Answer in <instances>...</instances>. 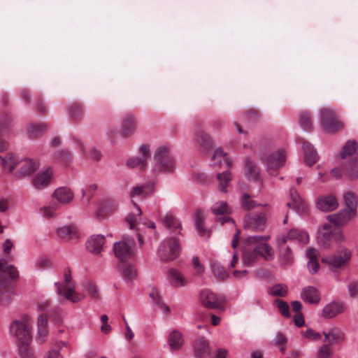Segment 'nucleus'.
<instances>
[{"label": "nucleus", "instance_id": "obj_10", "mask_svg": "<svg viewBox=\"0 0 358 358\" xmlns=\"http://www.w3.org/2000/svg\"><path fill=\"white\" fill-rule=\"evenodd\" d=\"M154 159L160 171L171 173L175 169V159L170 148L166 145L159 146L155 151Z\"/></svg>", "mask_w": 358, "mask_h": 358}, {"label": "nucleus", "instance_id": "obj_57", "mask_svg": "<svg viewBox=\"0 0 358 358\" xmlns=\"http://www.w3.org/2000/svg\"><path fill=\"white\" fill-rule=\"evenodd\" d=\"M241 205L243 208L246 210H249L255 206V201L251 199L250 196L248 194H244L241 199Z\"/></svg>", "mask_w": 358, "mask_h": 358}, {"label": "nucleus", "instance_id": "obj_11", "mask_svg": "<svg viewBox=\"0 0 358 358\" xmlns=\"http://www.w3.org/2000/svg\"><path fill=\"white\" fill-rule=\"evenodd\" d=\"M180 245L178 237L173 236L164 241L158 251V256L163 262L171 261L179 255Z\"/></svg>", "mask_w": 358, "mask_h": 358}, {"label": "nucleus", "instance_id": "obj_5", "mask_svg": "<svg viewBox=\"0 0 358 358\" xmlns=\"http://www.w3.org/2000/svg\"><path fill=\"white\" fill-rule=\"evenodd\" d=\"M64 285L59 282L55 283L57 295L74 303L83 300L85 299V294H80L76 290V285L72 280L71 272L69 268L64 269Z\"/></svg>", "mask_w": 358, "mask_h": 358}, {"label": "nucleus", "instance_id": "obj_47", "mask_svg": "<svg viewBox=\"0 0 358 358\" xmlns=\"http://www.w3.org/2000/svg\"><path fill=\"white\" fill-rule=\"evenodd\" d=\"M217 178L219 181V189L222 192H227V187L231 180V174L229 171L217 173Z\"/></svg>", "mask_w": 358, "mask_h": 358}, {"label": "nucleus", "instance_id": "obj_52", "mask_svg": "<svg viewBox=\"0 0 358 358\" xmlns=\"http://www.w3.org/2000/svg\"><path fill=\"white\" fill-rule=\"evenodd\" d=\"M287 287L282 284H276L269 289V294L274 296L284 297L287 295Z\"/></svg>", "mask_w": 358, "mask_h": 358}, {"label": "nucleus", "instance_id": "obj_42", "mask_svg": "<svg viewBox=\"0 0 358 358\" xmlns=\"http://www.w3.org/2000/svg\"><path fill=\"white\" fill-rule=\"evenodd\" d=\"M287 238H289V240H296L302 243H307L309 240L308 234L298 229H290L287 233Z\"/></svg>", "mask_w": 358, "mask_h": 358}, {"label": "nucleus", "instance_id": "obj_13", "mask_svg": "<svg viewBox=\"0 0 358 358\" xmlns=\"http://www.w3.org/2000/svg\"><path fill=\"white\" fill-rule=\"evenodd\" d=\"M332 240L339 243L344 240V238L341 233L333 234L330 224H325L322 229L318 231L317 242L324 248H329Z\"/></svg>", "mask_w": 358, "mask_h": 358}, {"label": "nucleus", "instance_id": "obj_58", "mask_svg": "<svg viewBox=\"0 0 358 358\" xmlns=\"http://www.w3.org/2000/svg\"><path fill=\"white\" fill-rule=\"evenodd\" d=\"M293 256L289 248H286L280 254V261L283 264H289L292 262Z\"/></svg>", "mask_w": 358, "mask_h": 358}, {"label": "nucleus", "instance_id": "obj_32", "mask_svg": "<svg viewBox=\"0 0 358 358\" xmlns=\"http://www.w3.org/2000/svg\"><path fill=\"white\" fill-rule=\"evenodd\" d=\"M344 310L345 308L343 303L332 302L324 307L322 314L325 317L331 318L343 313Z\"/></svg>", "mask_w": 358, "mask_h": 358}, {"label": "nucleus", "instance_id": "obj_55", "mask_svg": "<svg viewBox=\"0 0 358 358\" xmlns=\"http://www.w3.org/2000/svg\"><path fill=\"white\" fill-rule=\"evenodd\" d=\"M275 303L278 306V310L282 316L285 317H290L289 306L287 302L277 299L275 300Z\"/></svg>", "mask_w": 358, "mask_h": 358}, {"label": "nucleus", "instance_id": "obj_48", "mask_svg": "<svg viewBox=\"0 0 358 358\" xmlns=\"http://www.w3.org/2000/svg\"><path fill=\"white\" fill-rule=\"evenodd\" d=\"M60 208L58 202L52 200L49 205L41 208V213L46 218H50L55 216V211Z\"/></svg>", "mask_w": 358, "mask_h": 358}, {"label": "nucleus", "instance_id": "obj_15", "mask_svg": "<svg viewBox=\"0 0 358 358\" xmlns=\"http://www.w3.org/2000/svg\"><path fill=\"white\" fill-rule=\"evenodd\" d=\"M38 167L39 164L36 160L31 159L20 160L18 169L15 172V176L18 179L30 176L38 169Z\"/></svg>", "mask_w": 358, "mask_h": 358}, {"label": "nucleus", "instance_id": "obj_46", "mask_svg": "<svg viewBox=\"0 0 358 358\" xmlns=\"http://www.w3.org/2000/svg\"><path fill=\"white\" fill-rule=\"evenodd\" d=\"M45 124H33L28 128V136L31 138H36L42 135L46 131Z\"/></svg>", "mask_w": 358, "mask_h": 358}, {"label": "nucleus", "instance_id": "obj_18", "mask_svg": "<svg viewBox=\"0 0 358 358\" xmlns=\"http://www.w3.org/2000/svg\"><path fill=\"white\" fill-rule=\"evenodd\" d=\"M285 156V151L280 149L268 157L267 166L270 174H273V172L284 165Z\"/></svg>", "mask_w": 358, "mask_h": 358}, {"label": "nucleus", "instance_id": "obj_9", "mask_svg": "<svg viewBox=\"0 0 358 358\" xmlns=\"http://www.w3.org/2000/svg\"><path fill=\"white\" fill-rule=\"evenodd\" d=\"M351 257V251L344 245H341L333 255L323 257L322 262L329 264L336 271L337 269H344L350 262Z\"/></svg>", "mask_w": 358, "mask_h": 358}, {"label": "nucleus", "instance_id": "obj_1", "mask_svg": "<svg viewBox=\"0 0 358 358\" xmlns=\"http://www.w3.org/2000/svg\"><path fill=\"white\" fill-rule=\"evenodd\" d=\"M270 236H257L248 237L243 245V261L248 266H251L259 257L271 260L274 257L271 247L266 243Z\"/></svg>", "mask_w": 358, "mask_h": 358}, {"label": "nucleus", "instance_id": "obj_62", "mask_svg": "<svg viewBox=\"0 0 358 358\" xmlns=\"http://www.w3.org/2000/svg\"><path fill=\"white\" fill-rule=\"evenodd\" d=\"M331 354V350L329 347V344L323 345L319 350L318 358H328Z\"/></svg>", "mask_w": 358, "mask_h": 358}, {"label": "nucleus", "instance_id": "obj_37", "mask_svg": "<svg viewBox=\"0 0 358 358\" xmlns=\"http://www.w3.org/2000/svg\"><path fill=\"white\" fill-rule=\"evenodd\" d=\"M307 257L309 259L308 263V268L309 271L313 274L316 273L320 268V265L317 261V250L313 248H309L306 252Z\"/></svg>", "mask_w": 358, "mask_h": 358}, {"label": "nucleus", "instance_id": "obj_64", "mask_svg": "<svg viewBox=\"0 0 358 358\" xmlns=\"http://www.w3.org/2000/svg\"><path fill=\"white\" fill-rule=\"evenodd\" d=\"M228 351L224 348H217L210 358H227Z\"/></svg>", "mask_w": 358, "mask_h": 358}, {"label": "nucleus", "instance_id": "obj_59", "mask_svg": "<svg viewBox=\"0 0 358 358\" xmlns=\"http://www.w3.org/2000/svg\"><path fill=\"white\" fill-rule=\"evenodd\" d=\"M56 157L59 159L61 162L67 164L71 162L72 156L69 150H62L57 152Z\"/></svg>", "mask_w": 358, "mask_h": 358}, {"label": "nucleus", "instance_id": "obj_50", "mask_svg": "<svg viewBox=\"0 0 358 358\" xmlns=\"http://www.w3.org/2000/svg\"><path fill=\"white\" fill-rule=\"evenodd\" d=\"M211 268L214 275L219 280H224L228 277V273L220 263L217 262H212Z\"/></svg>", "mask_w": 358, "mask_h": 358}, {"label": "nucleus", "instance_id": "obj_61", "mask_svg": "<svg viewBox=\"0 0 358 358\" xmlns=\"http://www.w3.org/2000/svg\"><path fill=\"white\" fill-rule=\"evenodd\" d=\"M36 266L38 269L48 268L51 267V262L47 257H41L36 262Z\"/></svg>", "mask_w": 358, "mask_h": 358}, {"label": "nucleus", "instance_id": "obj_19", "mask_svg": "<svg viewBox=\"0 0 358 358\" xmlns=\"http://www.w3.org/2000/svg\"><path fill=\"white\" fill-rule=\"evenodd\" d=\"M212 212L217 215H222L217 218V222L223 224L225 222H233L232 219L229 217L231 213V209L225 201H218L212 206Z\"/></svg>", "mask_w": 358, "mask_h": 358}, {"label": "nucleus", "instance_id": "obj_56", "mask_svg": "<svg viewBox=\"0 0 358 358\" xmlns=\"http://www.w3.org/2000/svg\"><path fill=\"white\" fill-rule=\"evenodd\" d=\"M65 345L63 341H57L55 343L52 349L44 357V358H62L59 350Z\"/></svg>", "mask_w": 358, "mask_h": 358}, {"label": "nucleus", "instance_id": "obj_27", "mask_svg": "<svg viewBox=\"0 0 358 358\" xmlns=\"http://www.w3.org/2000/svg\"><path fill=\"white\" fill-rule=\"evenodd\" d=\"M57 235L62 239L69 241L78 238V228L74 225H67L57 229Z\"/></svg>", "mask_w": 358, "mask_h": 358}, {"label": "nucleus", "instance_id": "obj_43", "mask_svg": "<svg viewBox=\"0 0 358 358\" xmlns=\"http://www.w3.org/2000/svg\"><path fill=\"white\" fill-rule=\"evenodd\" d=\"M120 269L122 271L123 278L127 282H131L137 276L136 269L133 265L123 264Z\"/></svg>", "mask_w": 358, "mask_h": 358}, {"label": "nucleus", "instance_id": "obj_3", "mask_svg": "<svg viewBox=\"0 0 358 358\" xmlns=\"http://www.w3.org/2000/svg\"><path fill=\"white\" fill-rule=\"evenodd\" d=\"M18 278L16 268L8 264L5 259H0V303H7L13 294V280Z\"/></svg>", "mask_w": 358, "mask_h": 358}, {"label": "nucleus", "instance_id": "obj_23", "mask_svg": "<svg viewBox=\"0 0 358 358\" xmlns=\"http://www.w3.org/2000/svg\"><path fill=\"white\" fill-rule=\"evenodd\" d=\"M290 197L292 201L287 203V206L299 214L305 213L306 212V206L294 188L290 189Z\"/></svg>", "mask_w": 358, "mask_h": 358}, {"label": "nucleus", "instance_id": "obj_54", "mask_svg": "<svg viewBox=\"0 0 358 358\" xmlns=\"http://www.w3.org/2000/svg\"><path fill=\"white\" fill-rule=\"evenodd\" d=\"M150 298L152 299L153 301L156 305H157L160 308H162L165 313L169 312V308L168 306L165 305V303L162 301V298L157 290L153 289L150 293Z\"/></svg>", "mask_w": 358, "mask_h": 358}, {"label": "nucleus", "instance_id": "obj_24", "mask_svg": "<svg viewBox=\"0 0 358 358\" xmlns=\"http://www.w3.org/2000/svg\"><path fill=\"white\" fill-rule=\"evenodd\" d=\"M299 141L302 144V148L304 151L305 163L308 166H311L317 160V152L310 143L305 141L304 139H300Z\"/></svg>", "mask_w": 358, "mask_h": 358}, {"label": "nucleus", "instance_id": "obj_39", "mask_svg": "<svg viewBox=\"0 0 358 358\" xmlns=\"http://www.w3.org/2000/svg\"><path fill=\"white\" fill-rule=\"evenodd\" d=\"M343 199L345 206L348 208L346 210L349 213L355 215L357 206V199L356 195L351 192H348L344 194Z\"/></svg>", "mask_w": 358, "mask_h": 358}, {"label": "nucleus", "instance_id": "obj_44", "mask_svg": "<svg viewBox=\"0 0 358 358\" xmlns=\"http://www.w3.org/2000/svg\"><path fill=\"white\" fill-rule=\"evenodd\" d=\"M169 275L172 285L176 287H182L187 284V280L183 277L182 273L176 269L171 268L169 270Z\"/></svg>", "mask_w": 358, "mask_h": 358}, {"label": "nucleus", "instance_id": "obj_38", "mask_svg": "<svg viewBox=\"0 0 358 358\" xmlns=\"http://www.w3.org/2000/svg\"><path fill=\"white\" fill-rule=\"evenodd\" d=\"M48 318L47 317L41 314L38 319V339L41 343L45 341V338L48 334Z\"/></svg>", "mask_w": 358, "mask_h": 358}, {"label": "nucleus", "instance_id": "obj_40", "mask_svg": "<svg viewBox=\"0 0 358 358\" xmlns=\"http://www.w3.org/2000/svg\"><path fill=\"white\" fill-rule=\"evenodd\" d=\"M299 121L303 130L309 131L312 129L313 119L310 111L302 110L299 114Z\"/></svg>", "mask_w": 358, "mask_h": 358}, {"label": "nucleus", "instance_id": "obj_16", "mask_svg": "<svg viewBox=\"0 0 358 358\" xmlns=\"http://www.w3.org/2000/svg\"><path fill=\"white\" fill-rule=\"evenodd\" d=\"M138 122L135 115L126 114L121 122L120 134L124 138H129L134 134L137 129Z\"/></svg>", "mask_w": 358, "mask_h": 358}, {"label": "nucleus", "instance_id": "obj_7", "mask_svg": "<svg viewBox=\"0 0 358 358\" xmlns=\"http://www.w3.org/2000/svg\"><path fill=\"white\" fill-rule=\"evenodd\" d=\"M320 115L321 127L326 133L334 134L343 128V124L334 109L329 107L322 108Z\"/></svg>", "mask_w": 358, "mask_h": 358}, {"label": "nucleus", "instance_id": "obj_17", "mask_svg": "<svg viewBox=\"0 0 358 358\" xmlns=\"http://www.w3.org/2000/svg\"><path fill=\"white\" fill-rule=\"evenodd\" d=\"M141 156L130 158L127 162V165L130 168H138L144 170L147 166V160L150 157V147L143 145L140 148Z\"/></svg>", "mask_w": 358, "mask_h": 358}, {"label": "nucleus", "instance_id": "obj_49", "mask_svg": "<svg viewBox=\"0 0 358 358\" xmlns=\"http://www.w3.org/2000/svg\"><path fill=\"white\" fill-rule=\"evenodd\" d=\"M245 169L249 178L253 180L258 179L259 175V168L250 159H247L245 161Z\"/></svg>", "mask_w": 358, "mask_h": 358}, {"label": "nucleus", "instance_id": "obj_4", "mask_svg": "<svg viewBox=\"0 0 358 358\" xmlns=\"http://www.w3.org/2000/svg\"><path fill=\"white\" fill-rule=\"evenodd\" d=\"M154 182H149L143 185L134 187L131 191L130 196L134 205V210L126 217L127 222L129 224L131 229H134L139 223L141 219V210L135 203L134 199H143L147 197L154 189Z\"/></svg>", "mask_w": 358, "mask_h": 358}, {"label": "nucleus", "instance_id": "obj_12", "mask_svg": "<svg viewBox=\"0 0 358 358\" xmlns=\"http://www.w3.org/2000/svg\"><path fill=\"white\" fill-rule=\"evenodd\" d=\"M199 301L206 308L223 310L225 299L222 295H217L210 289H203L199 294Z\"/></svg>", "mask_w": 358, "mask_h": 358}, {"label": "nucleus", "instance_id": "obj_60", "mask_svg": "<svg viewBox=\"0 0 358 358\" xmlns=\"http://www.w3.org/2000/svg\"><path fill=\"white\" fill-rule=\"evenodd\" d=\"M96 189L97 185L96 184H90L85 189H83V197H87V202L93 196V193L96 190Z\"/></svg>", "mask_w": 358, "mask_h": 358}, {"label": "nucleus", "instance_id": "obj_33", "mask_svg": "<svg viewBox=\"0 0 358 358\" xmlns=\"http://www.w3.org/2000/svg\"><path fill=\"white\" fill-rule=\"evenodd\" d=\"M301 298L309 303H317L320 300V295L315 287L308 286L303 289Z\"/></svg>", "mask_w": 358, "mask_h": 358}, {"label": "nucleus", "instance_id": "obj_30", "mask_svg": "<svg viewBox=\"0 0 358 358\" xmlns=\"http://www.w3.org/2000/svg\"><path fill=\"white\" fill-rule=\"evenodd\" d=\"M165 227L173 232L180 231L182 229L180 222L171 213H166L161 217Z\"/></svg>", "mask_w": 358, "mask_h": 358}, {"label": "nucleus", "instance_id": "obj_51", "mask_svg": "<svg viewBox=\"0 0 358 358\" xmlns=\"http://www.w3.org/2000/svg\"><path fill=\"white\" fill-rule=\"evenodd\" d=\"M83 292L84 294H87L93 299L97 300L99 299L98 289L92 282H87L83 285Z\"/></svg>", "mask_w": 358, "mask_h": 358}, {"label": "nucleus", "instance_id": "obj_53", "mask_svg": "<svg viewBox=\"0 0 358 358\" xmlns=\"http://www.w3.org/2000/svg\"><path fill=\"white\" fill-rule=\"evenodd\" d=\"M204 217L203 212L200 210L196 212V227L201 236L207 234L208 231L203 227Z\"/></svg>", "mask_w": 358, "mask_h": 358}, {"label": "nucleus", "instance_id": "obj_2", "mask_svg": "<svg viewBox=\"0 0 358 358\" xmlns=\"http://www.w3.org/2000/svg\"><path fill=\"white\" fill-rule=\"evenodd\" d=\"M30 328L31 322L29 317L26 315L20 320L13 321L10 324V333L17 340L20 358H35L29 348L31 340Z\"/></svg>", "mask_w": 358, "mask_h": 358}, {"label": "nucleus", "instance_id": "obj_63", "mask_svg": "<svg viewBox=\"0 0 358 358\" xmlns=\"http://www.w3.org/2000/svg\"><path fill=\"white\" fill-rule=\"evenodd\" d=\"M303 335L306 338L313 341L319 340L321 338L320 334L315 332L312 329H307Z\"/></svg>", "mask_w": 358, "mask_h": 358}, {"label": "nucleus", "instance_id": "obj_41", "mask_svg": "<svg viewBox=\"0 0 358 358\" xmlns=\"http://www.w3.org/2000/svg\"><path fill=\"white\" fill-rule=\"evenodd\" d=\"M325 337L324 341L329 345L338 343L343 340V336L342 332L337 328L331 329L329 332H324Z\"/></svg>", "mask_w": 358, "mask_h": 358}, {"label": "nucleus", "instance_id": "obj_36", "mask_svg": "<svg viewBox=\"0 0 358 358\" xmlns=\"http://www.w3.org/2000/svg\"><path fill=\"white\" fill-rule=\"evenodd\" d=\"M1 164L3 169L12 172L15 167L18 165L20 160L12 152H8L4 156H0Z\"/></svg>", "mask_w": 358, "mask_h": 358}, {"label": "nucleus", "instance_id": "obj_20", "mask_svg": "<svg viewBox=\"0 0 358 358\" xmlns=\"http://www.w3.org/2000/svg\"><path fill=\"white\" fill-rule=\"evenodd\" d=\"M194 355L196 358H206L210 355V343L204 337L196 338L193 343Z\"/></svg>", "mask_w": 358, "mask_h": 358}, {"label": "nucleus", "instance_id": "obj_26", "mask_svg": "<svg viewBox=\"0 0 358 358\" xmlns=\"http://www.w3.org/2000/svg\"><path fill=\"white\" fill-rule=\"evenodd\" d=\"M117 203L115 201L106 199L102 201L99 208L96 213V217L99 220L104 219L115 210Z\"/></svg>", "mask_w": 358, "mask_h": 358}, {"label": "nucleus", "instance_id": "obj_28", "mask_svg": "<svg viewBox=\"0 0 358 358\" xmlns=\"http://www.w3.org/2000/svg\"><path fill=\"white\" fill-rule=\"evenodd\" d=\"M317 206L322 211H331L337 208L338 202L334 196L328 195L319 198Z\"/></svg>", "mask_w": 358, "mask_h": 358}, {"label": "nucleus", "instance_id": "obj_8", "mask_svg": "<svg viewBox=\"0 0 358 358\" xmlns=\"http://www.w3.org/2000/svg\"><path fill=\"white\" fill-rule=\"evenodd\" d=\"M136 241L134 238L124 236L123 239L113 245V250L117 259L125 262L135 257Z\"/></svg>", "mask_w": 358, "mask_h": 358}, {"label": "nucleus", "instance_id": "obj_25", "mask_svg": "<svg viewBox=\"0 0 358 358\" xmlns=\"http://www.w3.org/2000/svg\"><path fill=\"white\" fill-rule=\"evenodd\" d=\"M52 176L51 168H48L45 171L39 172L33 180L34 186L36 189H43L47 187Z\"/></svg>", "mask_w": 358, "mask_h": 358}, {"label": "nucleus", "instance_id": "obj_21", "mask_svg": "<svg viewBox=\"0 0 358 358\" xmlns=\"http://www.w3.org/2000/svg\"><path fill=\"white\" fill-rule=\"evenodd\" d=\"M105 244V237L102 235H93L86 243L87 250L94 255H99Z\"/></svg>", "mask_w": 358, "mask_h": 358}, {"label": "nucleus", "instance_id": "obj_29", "mask_svg": "<svg viewBox=\"0 0 358 358\" xmlns=\"http://www.w3.org/2000/svg\"><path fill=\"white\" fill-rule=\"evenodd\" d=\"M355 215L347 210H341L336 214L327 216L328 220L334 225L340 227L345 224Z\"/></svg>", "mask_w": 358, "mask_h": 358}, {"label": "nucleus", "instance_id": "obj_31", "mask_svg": "<svg viewBox=\"0 0 358 358\" xmlns=\"http://www.w3.org/2000/svg\"><path fill=\"white\" fill-rule=\"evenodd\" d=\"M212 165L215 167L224 166L228 168L231 165V162L229 161L226 153H224L221 148H218L215 150L212 157Z\"/></svg>", "mask_w": 358, "mask_h": 358}, {"label": "nucleus", "instance_id": "obj_22", "mask_svg": "<svg viewBox=\"0 0 358 358\" xmlns=\"http://www.w3.org/2000/svg\"><path fill=\"white\" fill-rule=\"evenodd\" d=\"M53 199L58 202L59 205H66L69 203L73 199V193L72 191L65 187H61L55 190L52 194Z\"/></svg>", "mask_w": 358, "mask_h": 358}, {"label": "nucleus", "instance_id": "obj_6", "mask_svg": "<svg viewBox=\"0 0 358 358\" xmlns=\"http://www.w3.org/2000/svg\"><path fill=\"white\" fill-rule=\"evenodd\" d=\"M357 155V142L351 140L348 141L341 152V157L343 159H345L347 157L354 156L349 164L343 167V172L350 179H355L358 176V170L355 163Z\"/></svg>", "mask_w": 358, "mask_h": 358}, {"label": "nucleus", "instance_id": "obj_35", "mask_svg": "<svg viewBox=\"0 0 358 358\" xmlns=\"http://www.w3.org/2000/svg\"><path fill=\"white\" fill-rule=\"evenodd\" d=\"M195 141L199 146L207 150L212 148V141L210 136L201 129H198L195 133Z\"/></svg>", "mask_w": 358, "mask_h": 358}, {"label": "nucleus", "instance_id": "obj_14", "mask_svg": "<svg viewBox=\"0 0 358 358\" xmlns=\"http://www.w3.org/2000/svg\"><path fill=\"white\" fill-rule=\"evenodd\" d=\"M266 217L264 213H251L244 217V228L262 231L266 224Z\"/></svg>", "mask_w": 358, "mask_h": 358}, {"label": "nucleus", "instance_id": "obj_45", "mask_svg": "<svg viewBox=\"0 0 358 358\" xmlns=\"http://www.w3.org/2000/svg\"><path fill=\"white\" fill-rule=\"evenodd\" d=\"M69 113L73 120L78 121L84 117V108L81 104L73 103L69 106Z\"/></svg>", "mask_w": 358, "mask_h": 358}, {"label": "nucleus", "instance_id": "obj_34", "mask_svg": "<svg viewBox=\"0 0 358 358\" xmlns=\"http://www.w3.org/2000/svg\"><path fill=\"white\" fill-rule=\"evenodd\" d=\"M168 343L171 350H179L184 343L182 334L177 330L172 331L169 335Z\"/></svg>", "mask_w": 358, "mask_h": 358}]
</instances>
